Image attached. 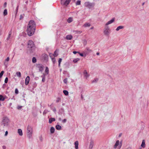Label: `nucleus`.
I'll return each instance as SVG.
<instances>
[{"mask_svg": "<svg viewBox=\"0 0 149 149\" xmlns=\"http://www.w3.org/2000/svg\"><path fill=\"white\" fill-rule=\"evenodd\" d=\"M58 54L57 53L56 51L54 52L53 55L55 57H56L58 56Z\"/></svg>", "mask_w": 149, "mask_h": 149, "instance_id": "38", "label": "nucleus"}, {"mask_svg": "<svg viewBox=\"0 0 149 149\" xmlns=\"http://www.w3.org/2000/svg\"><path fill=\"white\" fill-rule=\"evenodd\" d=\"M33 133V128L31 126L28 125L27 128L26 134L27 137L30 138L32 136Z\"/></svg>", "mask_w": 149, "mask_h": 149, "instance_id": "2", "label": "nucleus"}, {"mask_svg": "<svg viewBox=\"0 0 149 149\" xmlns=\"http://www.w3.org/2000/svg\"><path fill=\"white\" fill-rule=\"evenodd\" d=\"M61 100V98L60 97H58L57 98V100L56 101V102L57 103L58 102Z\"/></svg>", "mask_w": 149, "mask_h": 149, "instance_id": "42", "label": "nucleus"}, {"mask_svg": "<svg viewBox=\"0 0 149 149\" xmlns=\"http://www.w3.org/2000/svg\"><path fill=\"white\" fill-rule=\"evenodd\" d=\"M16 74L17 76L19 77H21V74L20 72H17L16 73Z\"/></svg>", "mask_w": 149, "mask_h": 149, "instance_id": "27", "label": "nucleus"}, {"mask_svg": "<svg viewBox=\"0 0 149 149\" xmlns=\"http://www.w3.org/2000/svg\"><path fill=\"white\" fill-rule=\"evenodd\" d=\"M99 54H100V53H99V52H97V53H96V54H97V55H99Z\"/></svg>", "mask_w": 149, "mask_h": 149, "instance_id": "61", "label": "nucleus"}, {"mask_svg": "<svg viewBox=\"0 0 149 149\" xmlns=\"http://www.w3.org/2000/svg\"><path fill=\"white\" fill-rule=\"evenodd\" d=\"M55 129L53 127H52L50 129V132L51 133H53L54 132Z\"/></svg>", "mask_w": 149, "mask_h": 149, "instance_id": "25", "label": "nucleus"}, {"mask_svg": "<svg viewBox=\"0 0 149 149\" xmlns=\"http://www.w3.org/2000/svg\"><path fill=\"white\" fill-rule=\"evenodd\" d=\"M23 18V15H21L20 16V18L19 19L20 20H21Z\"/></svg>", "mask_w": 149, "mask_h": 149, "instance_id": "50", "label": "nucleus"}, {"mask_svg": "<svg viewBox=\"0 0 149 149\" xmlns=\"http://www.w3.org/2000/svg\"><path fill=\"white\" fill-rule=\"evenodd\" d=\"M84 6L89 8H90L94 6V3L89 2H86L84 4Z\"/></svg>", "mask_w": 149, "mask_h": 149, "instance_id": "6", "label": "nucleus"}, {"mask_svg": "<svg viewBox=\"0 0 149 149\" xmlns=\"http://www.w3.org/2000/svg\"><path fill=\"white\" fill-rule=\"evenodd\" d=\"M62 59L61 58H59V60H58V66H60V63H61V62L62 61Z\"/></svg>", "mask_w": 149, "mask_h": 149, "instance_id": "39", "label": "nucleus"}, {"mask_svg": "<svg viewBox=\"0 0 149 149\" xmlns=\"http://www.w3.org/2000/svg\"><path fill=\"white\" fill-rule=\"evenodd\" d=\"M18 133L19 135L21 136H22L23 135L22 131L21 129H18Z\"/></svg>", "mask_w": 149, "mask_h": 149, "instance_id": "20", "label": "nucleus"}, {"mask_svg": "<svg viewBox=\"0 0 149 149\" xmlns=\"http://www.w3.org/2000/svg\"><path fill=\"white\" fill-rule=\"evenodd\" d=\"M141 146L143 148L145 147V143L144 140H142V143L141 144Z\"/></svg>", "mask_w": 149, "mask_h": 149, "instance_id": "22", "label": "nucleus"}, {"mask_svg": "<svg viewBox=\"0 0 149 149\" xmlns=\"http://www.w3.org/2000/svg\"><path fill=\"white\" fill-rule=\"evenodd\" d=\"M94 145V141L91 140L89 145V149H92Z\"/></svg>", "mask_w": 149, "mask_h": 149, "instance_id": "9", "label": "nucleus"}, {"mask_svg": "<svg viewBox=\"0 0 149 149\" xmlns=\"http://www.w3.org/2000/svg\"><path fill=\"white\" fill-rule=\"evenodd\" d=\"M18 91L17 88H16L15 90V93L16 94H17L18 93Z\"/></svg>", "mask_w": 149, "mask_h": 149, "instance_id": "45", "label": "nucleus"}, {"mask_svg": "<svg viewBox=\"0 0 149 149\" xmlns=\"http://www.w3.org/2000/svg\"><path fill=\"white\" fill-rule=\"evenodd\" d=\"M63 93L65 95H67L68 94V92L66 90H64Z\"/></svg>", "mask_w": 149, "mask_h": 149, "instance_id": "31", "label": "nucleus"}, {"mask_svg": "<svg viewBox=\"0 0 149 149\" xmlns=\"http://www.w3.org/2000/svg\"><path fill=\"white\" fill-rule=\"evenodd\" d=\"M72 38V36L71 35H67L66 36V39L67 40H71Z\"/></svg>", "mask_w": 149, "mask_h": 149, "instance_id": "15", "label": "nucleus"}, {"mask_svg": "<svg viewBox=\"0 0 149 149\" xmlns=\"http://www.w3.org/2000/svg\"><path fill=\"white\" fill-rule=\"evenodd\" d=\"M56 128L58 130H60L61 129V126L59 125H56Z\"/></svg>", "mask_w": 149, "mask_h": 149, "instance_id": "21", "label": "nucleus"}, {"mask_svg": "<svg viewBox=\"0 0 149 149\" xmlns=\"http://www.w3.org/2000/svg\"><path fill=\"white\" fill-rule=\"evenodd\" d=\"M75 147L76 149H78V142L77 141H76L74 143Z\"/></svg>", "mask_w": 149, "mask_h": 149, "instance_id": "18", "label": "nucleus"}, {"mask_svg": "<svg viewBox=\"0 0 149 149\" xmlns=\"http://www.w3.org/2000/svg\"><path fill=\"white\" fill-rule=\"evenodd\" d=\"M86 50L88 52H92V50L90 49L89 48L87 47L86 48Z\"/></svg>", "mask_w": 149, "mask_h": 149, "instance_id": "40", "label": "nucleus"}, {"mask_svg": "<svg viewBox=\"0 0 149 149\" xmlns=\"http://www.w3.org/2000/svg\"><path fill=\"white\" fill-rule=\"evenodd\" d=\"M29 80H30L29 77V76H27L25 79V84L26 85H27L28 84H29Z\"/></svg>", "mask_w": 149, "mask_h": 149, "instance_id": "12", "label": "nucleus"}, {"mask_svg": "<svg viewBox=\"0 0 149 149\" xmlns=\"http://www.w3.org/2000/svg\"><path fill=\"white\" fill-rule=\"evenodd\" d=\"M67 121V120L66 119H64L62 120V122L63 123H65Z\"/></svg>", "mask_w": 149, "mask_h": 149, "instance_id": "51", "label": "nucleus"}, {"mask_svg": "<svg viewBox=\"0 0 149 149\" xmlns=\"http://www.w3.org/2000/svg\"><path fill=\"white\" fill-rule=\"evenodd\" d=\"M124 28V26H119L117 27L116 29V31H119L120 29H123Z\"/></svg>", "mask_w": 149, "mask_h": 149, "instance_id": "24", "label": "nucleus"}, {"mask_svg": "<svg viewBox=\"0 0 149 149\" xmlns=\"http://www.w3.org/2000/svg\"><path fill=\"white\" fill-rule=\"evenodd\" d=\"M47 112V110H45L43 112V114L44 115H45Z\"/></svg>", "mask_w": 149, "mask_h": 149, "instance_id": "48", "label": "nucleus"}, {"mask_svg": "<svg viewBox=\"0 0 149 149\" xmlns=\"http://www.w3.org/2000/svg\"><path fill=\"white\" fill-rule=\"evenodd\" d=\"M58 120L59 121H61L62 120V119L61 118H58Z\"/></svg>", "mask_w": 149, "mask_h": 149, "instance_id": "60", "label": "nucleus"}, {"mask_svg": "<svg viewBox=\"0 0 149 149\" xmlns=\"http://www.w3.org/2000/svg\"><path fill=\"white\" fill-rule=\"evenodd\" d=\"M98 80V78H96L94 79L92 81V83L96 82Z\"/></svg>", "mask_w": 149, "mask_h": 149, "instance_id": "36", "label": "nucleus"}, {"mask_svg": "<svg viewBox=\"0 0 149 149\" xmlns=\"http://www.w3.org/2000/svg\"><path fill=\"white\" fill-rule=\"evenodd\" d=\"M42 57L45 60H47L48 59V56L46 54H43Z\"/></svg>", "mask_w": 149, "mask_h": 149, "instance_id": "13", "label": "nucleus"}, {"mask_svg": "<svg viewBox=\"0 0 149 149\" xmlns=\"http://www.w3.org/2000/svg\"><path fill=\"white\" fill-rule=\"evenodd\" d=\"M52 60L54 63H55V59L54 58H52Z\"/></svg>", "mask_w": 149, "mask_h": 149, "instance_id": "49", "label": "nucleus"}, {"mask_svg": "<svg viewBox=\"0 0 149 149\" xmlns=\"http://www.w3.org/2000/svg\"><path fill=\"white\" fill-rule=\"evenodd\" d=\"M7 10L6 9H5L4 10L3 13V15L4 16H6L7 15Z\"/></svg>", "mask_w": 149, "mask_h": 149, "instance_id": "26", "label": "nucleus"}, {"mask_svg": "<svg viewBox=\"0 0 149 149\" xmlns=\"http://www.w3.org/2000/svg\"><path fill=\"white\" fill-rule=\"evenodd\" d=\"M126 149H131V148L128 147Z\"/></svg>", "mask_w": 149, "mask_h": 149, "instance_id": "62", "label": "nucleus"}, {"mask_svg": "<svg viewBox=\"0 0 149 149\" xmlns=\"http://www.w3.org/2000/svg\"><path fill=\"white\" fill-rule=\"evenodd\" d=\"M91 26V24L89 23H86L84 25V26L85 27H86L87 26Z\"/></svg>", "mask_w": 149, "mask_h": 149, "instance_id": "33", "label": "nucleus"}, {"mask_svg": "<svg viewBox=\"0 0 149 149\" xmlns=\"http://www.w3.org/2000/svg\"><path fill=\"white\" fill-rule=\"evenodd\" d=\"M8 77H6L5 80V82L6 83H7L8 81Z\"/></svg>", "mask_w": 149, "mask_h": 149, "instance_id": "46", "label": "nucleus"}, {"mask_svg": "<svg viewBox=\"0 0 149 149\" xmlns=\"http://www.w3.org/2000/svg\"><path fill=\"white\" fill-rule=\"evenodd\" d=\"M49 69L47 67H46V69L45 70V72L47 74H48L49 73Z\"/></svg>", "mask_w": 149, "mask_h": 149, "instance_id": "34", "label": "nucleus"}, {"mask_svg": "<svg viewBox=\"0 0 149 149\" xmlns=\"http://www.w3.org/2000/svg\"><path fill=\"white\" fill-rule=\"evenodd\" d=\"M12 34V31H10L8 33V36L7 38L6 41H8L10 38V36Z\"/></svg>", "mask_w": 149, "mask_h": 149, "instance_id": "19", "label": "nucleus"}, {"mask_svg": "<svg viewBox=\"0 0 149 149\" xmlns=\"http://www.w3.org/2000/svg\"><path fill=\"white\" fill-rule=\"evenodd\" d=\"M61 4L63 5H65V2H64L63 0H61Z\"/></svg>", "mask_w": 149, "mask_h": 149, "instance_id": "44", "label": "nucleus"}, {"mask_svg": "<svg viewBox=\"0 0 149 149\" xmlns=\"http://www.w3.org/2000/svg\"><path fill=\"white\" fill-rule=\"evenodd\" d=\"M87 43V40H83V44L84 45H86Z\"/></svg>", "mask_w": 149, "mask_h": 149, "instance_id": "43", "label": "nucleus"}, {"mask_svg": "<svg viewBox=\"0 0 149 149\" xmlns=\"http://www.w3.org/2000/svg\"><path fill=\"white\" fill-rule=\"evenodd\" d=\"M37 67L39 69V71L42 72L43 70L44 66L42 64H37Z\"/></svg>", "mask_w": 149, "mask_h": 149, "instance_id": "7", "label": "nucleus"}, {"mask_svg": "<svg viewBox=\"0 0 149 149\" xmlns=\"http://www.w3.org/2000/svg\"><path fill=\"white\" fill-rule=\"evenodd\" d=\"M32 62L33 63H35L36 62V59L35 57H33V58L32 60Z\"/></svg>", "mask_w": 149, "mask_h": 149, "instance_id": "32", "label": "nucleus"}, {"mask_svg": "<svg viewBox=\"0 0 149 149\" xmlns=\"http://www.w3.org/2000/svg\"><path fill=\"white\" fill-rule=\"evenodd\" d=\"M79 60H80V59L79 58H76V59H74L73 60V62L74 63H77L78 61Z\"/></svg>", "mask_w": 149, "mask_h": 149, "instance_id": "30", "label": "nucleus"}, {"mask_svg": "<svg viewBox=\"0 0 149 149\" xmlns=\"http://www.w3.org/2000/svg\"><path fill=\"white\" fill-rule=\"evenodd\" d=\"M55 120V119L54 118H50L49 119V123H51L52 122L54 121Z\"/></svg>", "mask_w": 149, "mask_h": 149, "instance_id": "17", "label": "nucleus"}, {"mask_svg": "<svg viewBox=\"0 0 149 149\" xmlns=\"http://www.w3.org/2000/svg\"><path fill=\"white\" fill-rule=\"evenodd\" d=\"M110 32V30L109 27L108 26H105L104 31V34L107 36H109Z\"/></svg>", "mask_w": 149, "mask_h": 149, "instance_id": "5", "label": "nucleus"}, {"mask_svg": "<svg viewBox=\"0 0 149 149\" xmlns=\"http://www.w3.org/2000/svg\"><path fill=\"white\" fill-rule=\"evenodd\" d=\"M79 52H76V51H73V53L74 54H75L77 53H79Z\"/></svg>", "mask_w": 149, "mask_h": 149, "instance_id": "55", "label": "nucleus"}, {"mask_svg": "<svg viewBox=\"0 0 149 149\" xmlns=\"http://www.w3.org/2000/svg\"><path fill=\"white\" fill-rule=\"evenodd\" d=\"M9 57H8L5 60L4 62V64L6 66V67H7V65H8V63H6V61H8L9 60Z\"/></svg>", "mask_w": 149, "mask_h": 149, "instance_id": "14", "label": "nucleus"}, {"mask_svg": "<svg viewBox=\"0 0 149 149\" xmlns=\"http://www.w3.org/2000/svg\"><path fill=\"white\" fill-rule=\"evenodd\" d=\"M36 24L33 20H30L27 26V32L28 35L30 36L34 33L35 30Z\"/></svg>", "mask_w": 149, "mask_h": 149, "instance_id": "1", "label": "nucleus"}, {"mask_svg": "<svg viewBox=\"0 0 149 149\" xmlns=\"http://www.w3.org/2000/svg\"><path fill=\"white\" fill-rule=\"evenodd\" d=\"M115 19L114 18H112V19L110 20V21H109L105 24V25L106 26H107L108 25L112 23L113 22L114 20H115Z\"/></svg>", "mask_w": 149, "mask_h": 149, "instance_id": "11", "label": "nucleus"}, {"mask_svg": "<svg viewBox=\"0 0 149 149\" xmlns=\"http://www.w3.org/2000/svg\"><path fill=\"white\" fill-rule=\"evenodd\" d=\"M119 140H117L116 141V142L114 146V148H116L118 146H119L120 148L122 146V142L121 141L120 142V144H119Z\"/></svg>", "mask_w": 149, "mask_h": 149, "instance_id": "8", "label": "nucleus"}, {"mask_svg": "<svg viewBox=\"0 0 149 149\" xmlns=\"http://www.w3.org/2000/svg\"><path fill=\"white\" fill-rule=\"evenodd\" d=\"M28 47L33 50L35 49V46L32 40H30L28 42Z\"/></svg>", "mask_w": 149, "mask_h": 149, "instance_id": "4", "label": "nucleus"}, {"mask_svg": "<svg viewBox=\"0 0 149 149\" xmlns=\"http://www.w3.org/2000/svg\"><path fill=\"white\" fill-rule=\"evenodd\" d=\"M40 140L41 141H42V136H40Z\"/></svg>", "mask_w": 149, "mask_h": 149, "instance_id": "53", "label": "nucleus"}, {"mask_svg": "<svg viewBox=\"0 0 149 149\" xmlns=\"http://www.w3.org/2000/svg\"><path fill=\"white\" fill-rule=\"evenodd\" d=\"M79 55L81 56H84V55L82 53H80V52H79Z\"/></svg>", "mask_w": 149, "mask_h": 149, "instance_id": "56", "label": "nucleus"}, {"mask_svg": "<svg viewBox=\"0 0 149 149\" xmlns=\"http://www.w3.org/2000/svg\"><path fill=\"white\" fill-rule=\"evenodd\" d=\"M5 99V98L2 95H0V101H3Z\"/></svg>", "mask_w": 149, "mask_h": 149, "instance_id": "29", "label": "nucleus"}, {"mask_svg": "<svg viewBox=\"0 0 149 149\" xmlns=\"http://www.w3.org/2000/svg\"><path fill=\"white\" fill-rule=\"evenodd\" d=\"M37 111L38 110L36 108H35L34 109H33L32 112V114L34 117H36L37 116Z\"/></svg>", "mask_w": 149, "mask_h": 149, "instance_id": "10", "label": "nucleus"}, {"mask_svg": "<svg viewBox=\"0 0 149 149\" xmlns=\"http://www.w3.org/2000/svg\"><path fill=\"white\" fill-rule=\"evenodd\" d=\"M84 74L85 77L86 78H87V77L89 76V75L88 74V73L86 70L84 71Z\"/></svg>", "mask_w": 149, "mask_h": 149, "instance_id": "16", "label": "nucleus"}, {"mask_svg": "<svg viewBox=\"0 0 149 149\" xmlns=\"http://www.w3.org/2000/svg\"><path fill=\"white\" fill-rule=\"evenodd\" d=\"M71 0H66L65 2V6H67L70 3Z\"/></svg>", "mask_w": 149, "mask_h": 149, "instance_id": "23", "label": "nucleus"}, {"mask_svg": "<svg viewBox=\"0 0 149 149\" xmlns=\"http://www.w3.org/2000/svg\"><path fill=\"white\" fill-rule=\"evenodd\" d=\"M2 124L4 126H7L10 124V120L7 117H4L3 118Z\"/></svg>", "mask_w": 149, "mask_h": 149, "instance_id": "3", "label": "nucleus"}, {"mask_svg": "<svg viewBox=\"0 0 149 149\" xmlns=\"http://www.w3.org/2000/svg\"><path fill=\"white\" fill-rule=\"evenodd\" d=\"M4 72L3 71H2L0 73V78H1Z\"/></svg>", "mask_w": 149, "mask_h": 149, "instance_id": "41", "label": "nucleus"}, {"mask_svg": "<svg viewBox=\"0 0 149 149\" xmlns=\"http://www.w3.org/2000/svg\"><path fill=\"white\" fill-rule=\"evenodd\" d=\"M67 78H65L63 80V82H64L65 84H67Z\"/></svg>", "mask_w": 149, "mask_h": 149, "instance_id": "47", "label": "nucleus"}, {"mask_svg": "<svg viewBox=\"0 0 149 149\" xmlns=\"http://www.w3.org/2000/svg\"><path fill=\"white\" fill-rule=\"evenodd\" d=\"M41 77H42V81L44 82L45 81V77L44 75L43 76H42Z\"/></svg>", "mask_w": 149, "mask_h": 149, "instance_id": "37", "label": "nucleus"}, {"mask_svg": "<svg viewBox=\"0 0 149 149\" xmlns=\"http://www.w3.org/2000/svg\"><path fill=\"white\" fill-rule=\"evenodd\" d=\"M144 3H144V2H143V3H142V6H143V5H144Z\"/></svg>", "mask_w": 149, "mask_h": 149, "instance_id": "63", "label": "nucleus"}, {"mask_svg": "<svg viewBox=\"0 0 149 149\" xmlns=\"http://www.w3.org/2000/svg\"><path fill=\"white\" fill-rule=\"evenodd\" d=\"M81 1L80 0L77 1L76 3V5H79L81 4Z\"/></svg>", "mask_w": 149, "mask_h": 149, "instance_id": "35", "label": "nucleus"}, {"mask_svg": "<svg viewBox=\"0 0 149 149\" xmlns=\"http://www.w3.org/2000/svg\"><path fill=\"white\" fill-rule=\"evenodd\" d=\"M76 33L79 34L82 33L81 31H76Z\"/></svg>", "mask_w": 149, "mask_h": 149, "instance_id": "52", "label": "nucleus"}, {"mask_svg": "<svg viewBox=\"0 0 149 149\" xmlns=\"http://www.w3.org/2000/svg\"><path fill=\"white\" fill-rule=\"evenodd\" d=\"M6 4H7L6 2H5L4 3V6L5 8L6 7Z\"/></svg>", "mask_w": 149, "mask_h": 149, "instance_id": "58", "label": "nucleus"}, {"mask_svg": "<svg viewBox=\"0 0 149 149\" xmlns=\"http://www.w3.org/2000/svg\"><path fill=\"white\" fill-rule=\"evenodd\" d=\"M22 106H19L17 107V109H20L22 108Z\"/></svg>", "mask_w": 149, "mask_h": 149, "instance_id": "54", "label": "nucleus"}, {"mask_svg": "<svg viewBox=\"0 0 149 149\" xmlns=\"http://www.w3.org/2000/svg\"><path fill=\"white\" fill-rule=\"evenodd\" d=\"M72 20H72V18H71V17H69L67 19V22L68 23H70L71 22H72Z\"/></svg>", "mask_w": 149, "mask_h": 149, "instance_id": "28", "label": "nucleus"}, {"mask_svg": "<svg viewBox=\"0 0 149 149\" xmlns=\"http://www.w3.org/2000/svg\"><path fill=\"white\" fill-rule=\"evenodd\" d=\"M8 134V132L7 131H6L5 132V136H6L7 134Z\"/></svg>", "mask_w": 149, "mask_h": 149, "instance_id": "57", "label": "nucleus"}, {"mask_svg": "<svg viewBox=\"0 0 149 149\" xmlns=\"http://www.w3.org/2000/svg\"><path fill=\"white\" fill-rule=\"evenodd\" d=\"M93 29V27H91V29Z\"/></svg>", "mask_w": 149, "mask_h": 149, "instance_id": "64", "label": "nucleus"}, {"mask_svg": "<svg viewBox=\"0 0 149 149\" xmlns=\"http://www.w3.org/2000/svg\"><path fill=\"white\" fill-rule=\"evenodd\" d=\"M2 148H3V149H6V146H2Z\"/></svg>", "mask_w": 149, "mask_h": 149, "instance_id": "59", "label": "nucleus"}]
</instances>
